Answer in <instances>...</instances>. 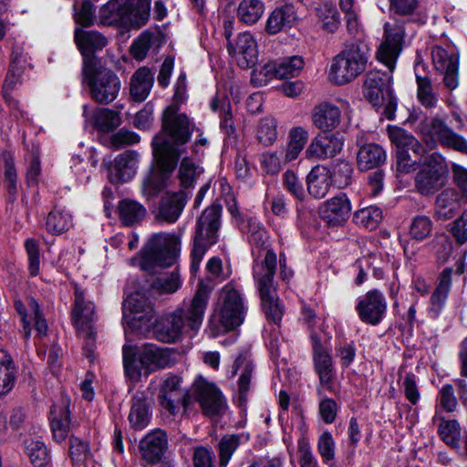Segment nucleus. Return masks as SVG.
<instances>
[{"mask_svg": "<svg viewBox=\"0 0 467 467\" xmlns=\"http://www.w3.org/2000/svg\"><path fill=\"white\" fill-rule=\"evenodd\" d=\"M181 379L169 375L162 382L158 400L161 406L171 415H176L182 408V413L191 410L193 400L189 393L181 388Z\"/></svg>", "mask_w": 467, "mask_h": 467, "instance_id": "obj_14", "label": "nucleus"}, {"mask_svg": "<svg viewBox=\"0 0 467 467\" xmlns=\"http://www.w3.org/2000/svg\"><path fill=\"white\" fill-rule=\"evenodd\" d=\"M264 10V4L260 0H242L238 5L237 16L242 22L253 25L260 19Z\"/></svg>", "mask_w": 467, "mask_h": 467, "instance_id": "obj_46", "label": "nucleus"}, {"mask_svg": "<svg viewBox=\"0 0 467 467\" xmlns=\"http://www.w3.org/2000/svg\"><path fill=\"white\" fill-rule=\"evenodd\" d=\"M296 21V13L292 5L275 8L267 19L265 29L269 34H276L291 28Z\"/></svg>", "mask_w": 467, "mask_h": 467, "instance_id": "obj_33", "label": "nucleus"}, {"mask_svg": "<svg viewBox=\"0 0 467 467\" xmlns=\"http://www.w3.org/2000/svg\"><path fill=\"white\" fill-rule=\"evenodd\" d=\"M17 368L13 358L4 349H0V396L8 394L14 388Z\"/></svg>", "mask_w": 467, "mask_h": 467, "instance_id": "obj_35", "label": "nucleus"}, {"mask_svg": "<svg viewBox=\"0 0 467 467\" xmlns=\"http://www.w3.org/2000/svg\"><path fill=\"white\" fill-rule=\"evenodd\" d=\"M138 358L147 375L150 371L164 368L172 363L171 353L168 348H161L151 344L141 347L138 353Z\"/></svg>", "mask_w": 467, "mask_h": 467, "instance_id": "obj_23", "label": "nucleus"}, {"mask_svg": "<svg viewBox=\"0 0 467 467\" xmlns=\"http://www.w3.org/2000/svg\"><path fill=\"white\" fill-rule=\"evenodd\" d=\"M447 166L444 159L431 153L423 157L422 166L415 176V188L422 195H431L445 184Z\"/></svg>", "mask_w": 467, "mask_h": 467, "instance_id": "obj_8", "label": "nucleus"}, {"mask_svg": "<svg viewBox=\"0 0 467 467\" xmlns=\"http://www.w3.org/2000/svg\"><path fill=\"white\" fill-rule=\"evenodd\" d=\"M343 145L344 138L338 132L318 133L307 146L305 156L309 161L333 158L341 151Z\"/></svg>", "mask_w": 467, "mask_h": 467, "instance_id": "obj_16", "label": "nucleus"}, {"mask_svg": "<svg viewBox=\"0 0 467 467\" xmlns=\"http://www.w3.org/2000/svg\"><path fill=\"white\" fill-rule=\"evenodd\" d=\"M240 445V437L236 434L223 436L218 443L219 467H226L232 455Z\"/></svg>", "mask_w": 467, "mask_h": 467, "instance_id": "obj_54", "label": "nucleus"}, {"mask_svg": "<svg viewBox=\"0 0 467 467\" xmlns=\"http://www.w3.org/2000/svg\"><path fill=\"white\" fill-rule=\"evenodd\" d=\"M25 248L28 259V271L31 275L35 276L38 275L40 265L38 244L34 239H27L25 242Z\"/></svg>", "mask_w": 467, "mask_h": 467, "instance_id": "obj_62", "label": "nucleus"}, {"mask_svg": "<svg viewBox=\"0 0 467 467\" xmlns=\"http://www.w3.org/2000/svg\"><path fill=\"white\" fill-rule=\"evenodd\" d=\"M431 54L434 67L439 71L448 70L458 65V57L441 47H435Z\"/></svg>", "mask_w": 467, "mask_h": 467, "instance_id": "obj_59", "label": "nucleus"}, {"mask_svg": "<svg viewBox=\"0 0 467 467\" xmlns=\"http://www.w3.org/2000/svg\"><path fill=\"white\" fill-rule=\"evenodd\" d=\"M389 83V75L379 71H370L366 75L363 93L374 107L384 108V115L391 119L396 109V101Z\"/></svg>", "mask_w": 467, "mask_h": 467, "instance_id": "obj_9", "label": "nucleus"}, {"mask_svg": "<svg viewBox=\"0 0 467 467\" xmlns=\"http://www.w3.org/2000/svg\"><path fill=\"white\" fill-rule=\"evenodd\" d=\"M405 28L401 22H386L384 24V41L379 46L377 57L391 73L395 68L398 57L402 50Z\"/></svg>", "mask_w": 467, "mask_h": 467, "instance_id": "obj_15", "label": "nucleus"}, {"mask_svg": "<svg viewBox=\"0 0 467 467\" xmlns=\"http://www.w3.org/2000/svg\"><path fill=\"white\" fill-rule=\"evenodd\" d=\"M75 41L82 56L84 57V67L86 61L88 66H93V54L97 50L107 46V38L97 31L75 30Z\"/></svg>", "mask_w": 467, "mask_h": 467, "instance_id": "obj_24", "label": "nucleus"}, {"mask_svg": "<svg viewBox=\"0 0 467 467\" xmlns=\"http://www.w3.org/2000/svg\"><path fill=\"white\" fill-rule=\"evenodd\" d=\"M138 153L127 150L114 161V171L119 182H127L136 173L138 168Z\"/></svg>", "mask_w": 467, "mask_h": 467, "instance_id": "obj_40", "label": "nucleus"}, {"mask_svg": "<svg viewBox=\"0 0 467 467\" xmlns=\"http://www.w3.org/2000/svg\"><path fill=\"white\" fill-rule=\"evenodd\" d=\"M210 293L211 288L200 282L188 305L154 322L152 330L155 338L164 343H175L184 332L197 331L202 324Z\"/></svg>", "mask_w": 467, "mask_h": 467, "instance_id": "obj_1", "label": "nucleus"}, {"mask_svg": "<svg viewBox=\"0 0 467 467\" xmlns=\"http://www.w3.org/2000/svg\"><path fill=\"white\" fill-rule=\"evenodd\" d=\"M222 207L213 204L206 208L199 217L193 247L192 250V270L196 271L207 249L218 241V232L221 227Z\"/></svg>", "mask_w": 467, "mask_h": 467, "instance_id": "obj_5", "label": "nucleus"}, {"mask_svg": "<svg viewBox=\"0 0 467 467\" xmlns=\"http://www.w3.org/2000/svg\"><path fill=\"white\" fill-rule=\"evenodd\" d=\"M418 86L417 95L420 102L425 108H433L437 103V97L433 92L431 81L428 77L416 76Z\"/></svg>", "mask_w": 467, "mask_h": 467, "instance_id": "obj_55", "label": "nucleus"}, {"mask_svg": "<svg viewBox=\"0 0 467 467\" xmlns=\"http://www.w3.org/2000/svg\"><path fill=\"white\" fill-rule=\"evenodd\" d=\"M146 208L130 199H124L119 202L118 213L121 223L125 226H133L140 223L146 216Z\"/></svg>", "mask_w": 467, "mask_h": 467, "instance_id": "obj_37", "label": "nucleus"}, {"mask_svg": "<svg viewBox=\"0 0 467 467\" xmlns=\"http://www.w3.org/2000/svg\"><path fill=\"white\" fill-rule=\"evenodd\" d=\"M150 402L143 393L136 394L129 415L131 427L135 430L144 429L150 421Z\"/></svg>", "mask_w": 467, "mask_h": 467, "instance_id": "obj_39", "label": "nucleus"}, {"mask_svg": "<svg viewBox=\"0 0 467 467\" xmlns=\"http://www.w3.org/2000/svg\"><path fill=\"white\" fill-rule=\"evenodd\" d=\"M307 190L314 198L320 199L326 196L332 184V173L323 165L315 166L308 173Z\"/></svg>", "mask_w": 467, "mask_h": 467, "instance_id": "obj_30", "label": "nucleus"}, {"mask_svg": "<svg viewBox=\"0 0 467 467\" xmlns=\"http://www.w3.org/2000/svg\"><path fill=\"white\" fill-rule=\"evenodd\" d=\"M188 196L182 192H166L159 201L158 207L153 212L154 219L158 223H174L180 218Z\"/></svg>", "mask_w": 467, "mask_h": 467, "instance_id": "obj_19", "label": "nucleus"}, {"mask_svg": "<svg viewBox=\"0 0 467 467\" xmlns=\"http://www.w3.org/2000/svg\"><path fill=\"white\" fill-rule=\"evenodd\" d=\"M304 60L299 56L284 58L279 63H268L260 70V75L279 79L297 77L304 67Z\"/></svg>", "mask_w": 467, "mask_h": 467, "instance_id": "obj_26", "label": "nucleus"}, {"mask_svg": "<svg viewBox=\"0 0 467 467\" xmlns=\"http://www.w3.org/2000/svg\"><path fill=\"white\" fill-rule=\"evenodd\" d=\"M227 49L242 68L252 67L257 61L256 41L247 32L239 34L234 41H229Z\"/></svg>", "mask_w": 467, "mask_h": 467, "instance_id": "obj_20", "label": "nucleus"}, {"mask_svg": "<svg viewBox=\"0 0 467 467\" xmlns=\"http://www.w3.org/2000/svg\"><path fill=\"white\" fill-rule=\"evenodd\" d=\"M107 8L114 21L134 28L144 26L150 16L149 0H111Z\"/></svg>", "mask_w": 467, "mask_h": 467, "instance_id": "obj_13", "label": "nucleus"}, {"mask_svg": "<svg viewBox=\"0 0 467 467\" xmlns=\"http://www.w3.org/2000/svg\"><path fill=\"white\" fill-rule=\"evenodd\" d=\"M123 365L127 377L134 381L140 379L141 376V367L138 365L136 353L131 347H123Z\"/></svg>", "mask_w": 467, "mask_h": 467, "instance_id": "obj_58", "label": "nucleus"}, {"mask_svg": "<svg viewBox=\"0 0 467 467\" xmlns=\"http://www.w3.org/2000/svg\"><path fill=\"white\" fill-rule=\"evenodd\" d=\"M153 74L145 67L136 70L130 82V95L141 102L147 99L153 84Z\"/></svg>", "mask_w": 467, "mask_h": 467, "instance_id": "obj_36", "label": "nucleus"}, {"mask_svg": "<svg viewBox=\"0 0 467 467\" xmlns=\"http://www.w3.org/2000/svg\"><path fill=\"white\" fill-rule=\"evenodd\" d=\"M432 228L433 223L428 216L418 215L411 221L410 235L416 241H423L431 234Z\"/></svg>", "mask_w": 467, "mask_h": 467, "instance_id": "obj_56", "label": "nucleus"}, {"mask_svg": "<svg viewBox=\"0 0 467 467\" xmlns=\"http://www.w3.org/2000/svg\"><path fill=\"white\" fill-rule=\"evenodd\" d=\"M72 225L71 216L60 209L52 210L46 220V229L52 234H60Z\"/></svg>", "mask_w": 467, "mask_h": 467, "instance_id": "obj_48", "label": "nucleus"}, {"mask_svg": "<svg viewBox=\"0 0 467 467\" xmlns=\"http://www.w3.org/2000/svg\"><path fill=\"white\" fill-rule=\"evenodd\" d=\"M275 269L276 254L273 250L267 249L264 260L254 266V277L265 315L268 321L277 325L282 319L284 307L279 302L276 288L274 285Z\"/></svg>", "mask_w": 467, "mask_h": 467, "instance_id": "obj_2", "label": "nucleus"}, {"mask_svg": "<svg viewBox=\"0 0 467 467\" xmlns=\"http://www.w3.org/2000/svg\"><path fill=\"white\" fill-rule=\"evenodd\" d=\"M448 231L461 244L467 242V210L448 225Z\"/></svg>", "mask_w": 467, "mask_h": 467, "instance_id": "obj_64", "label": "nucleus"}, {"mask_svg": "<svg viewBox=\"0 0 467 467\" xmlns=\"http://www.w3.org/2000/svg\"><path fill=\"white\" fill-rule=\"evenodd\" d=\"M178 245L179 239L172 234H153L141 254V269L153 272L157 266L172 265L177 256Z\"/></svg>", "mask_w": 467, "mask_h": 467, "instance_id": "obj_6", "label": "nucleus"}, {"mask_svg": "<svg viewBox=\"0 0 467 467\" xmlns=\"http://www.w3.org/2000/svg\"><path fill=\"white\" fill-rule=\"evenodd\" d=\"M368 57L369 48L365 43L346 45L332 60L331 80L337 85L351 82L366 70Z\"/></svg>", "mask_w": 467, "mask_h": 467, "instance_id": "obj_4", "label": "nucleus"}, {"mask_svg": "<svg viewBox=\"0 0 467 467\" xmlns=\"http://www.w3.org/2000/svg\"><path fill=\"white\" fill-rule=\"evenodd\" d=\"M160 41V33L158 32H149L145 31L140 34L139 37H137L131 47L130 52L133 57L139 61L143 60L150 49V47Z\"/></svg>", "mask_w": 467, "mask_h": 467, "instance_id": "obj_50", "label": "nucleus"}, {"mask_svg": "<svg viewBox=\"0 0 467 467\" xmlns=\"http://www.w3.org/2000/svg\"><path fill=\"white\" fill-rule=\"evenodd\" d=\"M461 209L457 195L451 190L442 191L436 198L435 215L440 220L454 217Z\"/></svg>", "mask_w": 467, "mask_h": 467, "instance_id": "obj_38", "label": "nucleus"}, {"mask_svg": "<svg viewBox=\"0 0 467 467\" xmlns=\"http://www.w3.org/2000/svg\"><path fill=\"white\" fill-rule=\"evenodd\" d=\"M143 285L148 287L151 294L155 292L160 294H170L174 293L179 288L181 282L178 272L175 269L170 274H164L157 277L150 285L147 284V282Z\"/></svg>", "mask_w": 467, "mask_h": 467, "instance_id": "obj_45", "label": "nucleus"}, {"mask_svg": "<svg viewBox=\"0 0 467 467\" xmlns=\"http://www.w3.org/2000/svg\"><path fill=\"white\" fill-rule=\"evenodd\" d=\"M83 75L88 82L91 98L98 103L109 104L116 99L120 89L117 75L109 69L95 71L93 66L83 67Z\"/></svg>", "mask_w": 467, "mask_h": 467, "instance_id": "obj_10", "label": "nucleus"}, {"mask_svg": "<svg viewBox=\"0 0 467 467\" xmlns=\"http://www.w3.org/2000/svg\"><path fill=\"white\" fill-rule=\"evenodd\" d=\"M430 132L441 145L462 153H467L466 140L454 132L442 119L435 118L430 124Z\"/></svg>", "mask_w": 467, "mask_h": 467, "instance_id": "obj_27", "label": "nucleus"}, {"mask_svg": "<svg viewBox=\"0 0 467 467\" xmlns=\"http://www.w3.org/2000/svg\"><path fill=\"white\" fill-rule=\"evenodd\" d=\"M278 136L277 121L275 118L267 116L259 119L256 126V140L264 146L274 144Z\"/></svg>", "mask_w": 467, "mask_h": 467, "instance_id": "obj_47", "label": "nucleus"}, {"mask_svg": "<svg viewBox=\"0 0 467 467\" xmlns=\"http://www.w3.org/2000/svg\"><path fill=\"white\" fill-rule=\"evenodd\" d=\"M245 307L242 295L232 284H226L219 295V322L223 331L239 327L244 319Z\"/></svg>", "mask_w": 467, "mask_h": 467, "instance_id": "obj_11", "label": "nucleus"}, {"mask_svg": "<svg viewBox=\"0 0 467 467\" xmlns=\"http://www.w3.org/2000/svg\"><path fill=\"white\" fill-rule=\"evenodd\" d=\"M382 219V213L379 208L369 206L358 210L354 214L355 223L368 230L376 229Z\"/></svg>", "mask_w": 467, "mask_h": 467, "instance_id": "obj_53", "label": "nucleus"}, {"mask_svg": "<svg viewBox=\"0 0 467 467\" xmlns=\"http://www.w3.org/2000/svg\"><path fill=\"white\" fill-rule=\"evenodd\" d=\"M387 134L390 142L397 148V150L410 149L415 155L423 157L424 147L411 133L403 128L389 125L387 127Z\"/></svg>", "mask_w": 467, "mask_h": 467, "instance_id": "obj_32", "label": "nucleus"}, {"mask_svg": "<svg viewBox=\"0 0 467 467\" xmlns=\"http://www.w3.org/2000/svg\"><path fill=\"white\" fill-rule=\"evenodd\" d=\"M152 295L145 285L134 286L128 295L124 307L128 311L124 318L129 327L139 332L148 331L155 316L153 305L150 301Z\"/></svg>", "mask_w": 467, "mask_h": 467, "instance_id": "obj_7", "label": "nucleus"}, {"mask_svg": "<svg viewBox=\"0 0 467 467\" xmlns=\"http://www.w3.org/2000/svg\"><path fill=\"white\" fill-rule=\"evenodd\" d=\"M26 451L31 463L36 467L45 466L50 462L49 452L44 442L40 440H26Z\"/></svg>", "mask_w": 467, "mask_h": 467, "instance_id": "obj_49", "label": "nucleus"}, {"mask_svg": "<svg viewBox=\"0 0 467 467\" xmlns=\"http://www.w3.org/2000/svg\"><path fill=\"white\" fill-rule=\"evenodd\" d=\"M193 392L206 415L220 413L223 406V397L213 383L199 378L193 383Z\"/></svg>", "mask_w": 467, "mask_h": 467, "instance_id": "obj_21", "label": "nucleus"}, {"mask_svg": "<svg viewBox=\"0 0 467 467\" xmlns=\"http://www.w3.org/2000/svg\"><path fill=\"white\" fill-rule=\"evenodd\" d=\"M178 110L177 105H170L166 108L162 115V131L168 138L156 136L153 140L158 139L167 140L182 153L178 147L188 142L194 130V124L185 114H178Z\"/></svg>", "mask_w": 467, "mask_h": 467, "instance_id": "obj_12", "label": "nucleus"}, {"mask_svg": "<svg viewBox=\"0 0 467 467\" xmlns=\"http://www.w3.org/2000/svg\"><path fill=\"white\" fill-rule=\"evenodd\" d=\"M155 167L142 182V193L150 199L155 197L165 186V181L171 175L181 152L167 140L160 139L152 141Z\"/></svg>", "mask_w": 467, "mask_h": 467, "instance_id": "obj_3", "label": "nucleus"}, {"mask_svg": "<svg viewBox=\"0 0 467 467\" xmlns=\"http://www.w3.org/2000/svg\"><path fill=\"white\" fill-rule=\"evenodd\" d=\"M287 140V146L284 150L285 160L295 161L307 142L308 132L303 127H294L290 130Z\"/></svg>", "mask_w": 467, "mask_h": 467, "instance_id": "obj_42", "label": "nucleus"}, {"mask_svg": "<svg viewBox=\"0 0 467 467\" xmlns=\"http://www.w3.org/2000/svg\"><path fill=\"white\" fill-rule=\"evenodd\" d=\"M68 407L69 400L63 399L61 406L55 405L51 410V429L53 438L57 442L65 441L68 436L70 424Z\"/></svg>", "mask_w": 467, "mask_h": 467, "instance_id": "obj_31", "label": "nucleus"}, {"mask_svg": "<svg viewBox=\"0 0 467 467\" xmlns=\"http://www.w3.org/2000/svg\"><path fill=\"white\" fill-rule=\"evenodd\" d=\"M356 310L362 322L377 326L383 320L387 311L385 296L379 290H370L359 299Z\"/></svg>", "mask_w": 467, "mask_h": 467, "instance_id": "obj_17", "label": "nucleus"}, {"mask_svg": "<svg viewBox=\"0 0 467 467\" xmlns=\"http://www.w3.org/2000/svg\"><path fill=\"white\" fill-rule=\"evenodd\" d=\"M202 172V169L191 158H183L180 163L178 174L182 186L183 188L192 186L196 178L200 176Z\"/></svg>", "mask_w": 467, "mask_h": 467, "instance_id": "obj_52", "label": "nucleus"}, {"mask_svg": "<svg viewBox=\"0 0 467 467\" xmlns=\"http://www.w3.org/2000/svg\"><path fill=\"white\" fill-rule=\"evenodd\" d=\"M291 161L285 160L284 149H278L275 151H265L260 156L262 169L268 174L278 173L283 166Z\"/></svg>", "mask_w": 467, "mask_h": 467, "instance_id": "obj_51", "label": "nucleus"}, {"mask_svg": "<svg viewBox=\"0 0 467 467\" xmlns=\"http://www.w3.org/2000/svg\"><path fill=\"white\" fill-rule=\"evenodd\" d=\"M419 0H389V11L400 16H410L417 13Z\"/></svg>", "mask_w": 467, "mask_h": 467, "instance_id": "obj_61", "label": "nucleus"}, {"mask_svg": "<svg viewBox=\"0 0 467 467\" xmlns=\"http://www.w3.org/2000/svg\"><path fill=\"white\" fill-rule=\"evenodd\" d=\"M242 371L238 379V392L240 403L246 401V393L249 390V385L254 370V367L247 359L245 355H239L233 365V376L236 375L239 368Z\"/></svg>", "mask_w": 467, "mask_h": 467, "instance_id": "obj_41", "label": "nucleus"}, {"mask_svg": "<svg viewBox=\"0 0 467 467\" xmlns=\"http://www.w3.org/2000/svg\"><path fill=\"white\" fill-rule=\"evenodd\" d=\"M312 121L323 132L330 131L340 124V109L331 103H321L314 108Z\"/></svg>", "mask_w": 467, "mask_h": 467, "instance_id": "obj_28", "label": "nucleus"}, {"mask_svg": "<svg viewBox=\"0 0 467 467\" xmlns=\"http://www.w3.org/2000/svg\"><path fill=\"white\" fill-rule=\"evenodd\" d=\"M314 365L317 375L334 368L332 358L319 344L314 348Z\"/></svg>", "mask_w": 467, "mask_h": 467, "instance_id": "obj_63", "label": "nucleus"}, {"mask_svg": "<svg viewBox=\"0 0 467 467\" xmlns=\"http://www.w3.org/2000/svg\"><path fill=\"white\" fill-rule=\"evenodd\" d=\"M72 322L78 334L92 335L95 322V306L85 299L84 291L75 288V300L72 308Z\"/></svg>", "mask_w": 467, "mask_h": 467, "instance_id": "obj_18", "label": "nucleus"}, {"mask_svg": "<svg viewBox=\"0 0 467 467\" xmlns=\"http://www.w3.org/2000/svg\"><path fill=\"white\" fill-rule=\"evenodd\" d=\"M330 171L332 173V182L337 184L338 188L347 187L351 183L353 168L348 161H337Z\"/></svg>", "mask_w": 467, "mask_h": 467, "instance_id": "obj_57", "label": "nucleus"}, {"mask_svg": "<svg viewBox=\"0 0 467 467\" xmlns=\"http://www.w3.org/2000/svg\"><path fill=\"white\" fill-rule=\"evenodd\" d=\"M317 16L322 29L328 33H335L340 26V14L332 4L320 5L317 8Z\"/></svg>", "mask_w": 467, "mask_h": 467, "instance_id": "obj_43", "label": "nucleus"}, {"mask_svg": "<svg viewBox=\"0 0 467 467\" xmlns=\"http://www.w3.org/2000/svg\"><path fill=\"white\" fill-rule=\"evenodd\" d=\"M386 161V152L376 143H368L360 147L357 154L358 167L361 171L376 168Z\"/></svg>", "mask_w": 467, "mask_h": 467, "instance_id": "obj_34", "label": "nucleus"}, {"mask_svg": "<svg viewBox=\"0 0 467 467\" xmlns=\"http://www.w3.org/2000/svg\"><path fill=\"white\" fill-rule=\"evenodd\" d=\"M168 440L165 432L156 430L146 435L140 443L142 459L154 464L161 461L167 448Z\"/></svg>", "mask_w": 467, "mask_h": 467, "instance_id": "obj_25", "label": "nucleus"}, {"mask_svg": "<svg viewBox=\"0 0 467 467\" xmlns=\"http://www.w3.org/2000/svg\"><path fill=\"white\" fill-rule=\"evenodd\" d=\"M351 205L346 194L342 193L325 202L320 209V216L328 226L343 225L349 218Z\"/></svg>", "mask_w": 467, "mask_h": 467, "instance_id": "obj_22", "label": "nucleus"}, {"mask_svg": "<svg viewBox=\"0 0 467 467\" xmlns=\"http://www.w3.org/2000/svg\"><path fill=\"white\" fill-rule=\"evenodd\" d=\"M452 268L447 267L442 270L439 276V283L431 296L429 314L431 317H438L445 306L449 292L451 286Z\"/></svg>", "mask_w": 467, "mask_h": 467, "instance_id": "obj_29", "label": "nucleus"}, {"mask_svg": "<svg viewBox=\"0 0 467 467\" xmlns=\"http://www.w3.org/2000/svg\"><path fill=\"white\" fill-rule=\"evenodd\" d=\"M24 62L21 59L13 55L10 68L8 70L5 81V93L7 89H13L17 84L22 82V75L24 72Z\"/></svg>", "mask_w": 467, "mask_h": 467, "instance_id": "obj_60", "label": "nucleus"}, {"mask_svg": "<svg viewBox=\"0 0 467 467\" xmlns=\"http://www.w3.org/2000/svg\"><path fill=\"white\" fill-rule=\"evenodd\" d=\"M89 120L98 130L103 132H109L120 125L119 113L109 109L95 110Z\"/></svg>", "mask_w": 467, "mask_h": 467, "instance_id": "obj_44", "label": "nucleus"}]
</instances>
